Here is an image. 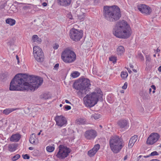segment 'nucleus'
Instances as JSON below:
<instances>
[{"mask_svg": "<svg viewBox=\"0 0 161 161\" xmlns=\"http://www.w3.org/2000/svg\"><path fill=\"white\" fill-rule=\"evenodd\" d=\"M138 9L142 13L147 15L150 14L152 12L151 8L144 4H141L138 6Z\"/></svg>", "mask_w": 161, "mask_h": 161, "instance_id": "obj_12", "label": "nucleus"}, {"mask_svg": "<svg viewBox=\"0 0 161 161\" xmlns=\"http://www.w3.org/2000/svg\"><path fill=\"white\" fill-rule=\"evenodd\" d=\"M71 152V150L66 146L60 145L58 147V151L54 155L58 158L63 159L67 157Z\"/></svg>", "mask_w": 161, "mask_h": 161, "instance_id": "obj_8", "label": "nucleus"}, {"mask_svg": "<svg viewBox=\"0 0 161 161\" xmlns=\"http://www.w3.org/2000/svg\"><path fill=\"white\" fill-rule=\"evenodd\" d=\"M65 102L67 103L71 104V103L67 100H65Z\"/></svg>", "mask_w": 161, "mask_h": 161, "instance_id": "obj_52", "label": "nucleus"}, {"mask_svg": "<svg viewBox=\"0 0 161 161\" xmlns=\"http://www.w3.org/2000/svg\"><path fill=\"white\" fill-rule=\"evenodd\" d=\"M158 70L159 72H161V65L158 68Z\"/></svg>", "mask_w": 161, "mask_h": 161, "instance_id": "obj_50", "label": "nucleus"}, {"mask_svg": "<svg viewBox=\"0 0 161 161\" xmlns=\"http://www.w3.org/2000/svg\"><path fill=\"white\" fill-rule=\"evenodd\" d=\"M150 161H160V160L157 159H153L151 160Z\"/></svg>", "mask_w": 161, "mask_h": 161, "instance_id": "obj_54", "label": "nucleus"}, {"mask_svg": "<svg viewBox=\"0 0 161 161\" xmlns=\"http://www.w3.org/2000/svg\"><path fill=\"white\" fill-rule=\"evenodd\" d=\"M128 157H127V155H126L125 156V157H124V161H125V160H126L127 158Z\"/></svg>", "mask_w": 161, "mask_h": 161, "instance_id": "obj_51", "label": "nucleus"}, {"mask_svg": "<svg viewBox=\"0 0 161 161\" xmlns=\"http://www.w3.org/2000/svg\"><path fill=\"white\" fill-rule=\"evenodd\" d=\"M91 85L90 80L86 78H83L80 80L79 81L75 84V89L79 90V95L81 94L83 96L89 91V89Z\"/></svg>", "mask_w": 161, "mask_h": 161, "instance_id": "obj_6", "label": "nucleus"}, {"mask_svg": "<svg viewBox=\"0 0 161 161\" xmlns=\"http://www.w3.org/2000/svg\"><path fill=\"white\" fill-rule=\"evenodd\" d=\"M127 86H128L127 83V82H125L124 83V85L122 86V88L123 89H126L127 88Z\"/></svg>", "mask_w": 161, "mask_h": 161, "instance_id": "obj_41", "label": "nucleus"}, {"mask_svg": "<svg viewBox=\"0 0 161 161\" xmlns=\"http://www.w3.org/2000/svg\"><path fill=\"white\" fill-rule=\"evenodd\" d=\"M56 124L59 126L62 127L67 123L65 118L62 116H57L55 118Z\"/></svg>", "mask_w": 161, "mask_h": 161, "instance_id": "obj_14", "label": "nucleus"}, {"mask_svg": "<svg viewBox=\"0 0 161 161\" xmlns=\"http://www.w3.org/2000/svg\"><path fill=\"white\" fill-rule=\"evenodd\" d=\"M121 76L123 79H126L128 76V74L127 71H122L121 73Z\"/></svg>", "mask_w": 161, "mask_h": 161, "instance_id": "obj_28", "label": "nucleus"}, {"mask_svg": "<svg viewBox=\"0 0 161 161\" xmlns=\"http://www.w3.org/2000/svg\"><path fill=\"white\" fill-rule=\"evenodd\" d=\"M125 51V49L124 47L122 46H120L118 47L117 49V53L118 55H121L123 54Z\"/></svg>", "mask_w": 161, "mask_h": 161, "instance_id": "obj_21", "label": "nucleus"}, {"mask_svg": "<svg viewBox=\"0 0 161 161\" xmlns=\"http://www.w3.org/2000/svg\"><path fill=\"white\" fill-rule=\"evenodd\" d=\"M109 60L110 61H112L113 63L116 62L117 60V57L114 56H112L109 58Z\"/></svg>", "mask_w": 161, "mask_h": 161, "instance_id": "obj_31", "label": "nucleus"}, {"mask_svg": "<svg viewBox=\"0 0 161 161\" xmlns=\"http://www.w3.org/2000/svg\"><path fill=\"white\" fill-rule=\"evenodd\" d=\"M159 135L156 132L152 133L147 138L146 143L150 145H152L157 142L160 138Z\"/></svg>", "mask_w": 161, "mask_h": 161, "instance_id": "obj_11", "label": "nucleus"}, {"mask_svg": "<svg viewBox=\"0 0 161 161\" xmlns=\"http://www.w3.org/2000/svg\"><path fill=\"white\" fill-rule=\"evenodd\" d=\"M159 155L158 153L156 151H154L152 152L149 156H147V157H149L150 156H157Z\"/></svg>", "mask_w": 161, "mask_h": 161, "instance_id": "obj_33", "label": "nucleus"}, {"mask_svg": "<svg viewBox=\"0 0 161 161\" xmlns=\"http://www.w3.org/2000/svg\"><path fill=\"white\" fill-rule=\"evenodd\" d=\"M130 67L131 69H133L134 67L131 64H130Z\"/></svg>", "mask_w": 161, "mask_h": 161, "instance_id": "obj_55", "label": "nucleus"}, {"mask_svg": "<svg viewBox=\"0 0 161 161\" xmlns=\"http://www.w3.org/2000/svg\"><path fill=\"white\" fill-rule=\"evenodd\" d=\"M109 146L111 151L114 153H118L124 146L122 139L119 136H111L109 140Z\"/></svg>", "mask_w": 161, "mask_h": 161, "instance_id": "obj_5", "label": "nucleus"}, {"mask_svg": "<svg viewBox=\"0 0 161 161\" xmlns=\"http://www.w3.org/2000/svg\"><path fill=\"white\" fill-rule=\"evenodd\" d=\"M49 96L48 94L47 93H44L43 95V98L45 99H47L49 98Z\"/></svg>", "mask_w": 161, "mask_h": 161, "instance_id": "obj_39", "label": "nucleus"}, {"mask_svg": "<svg viewBox=\"0 0 161 161\" xmlns=\"http://www.w3.org/2000/svg\"><path fill=\"white\" fill-rule=\"evenodd\" d=\"M112 31L115 36L121 39L128 38L132 33L130 25L127 22L124 20L117 22L113 28Z\"/></svg>", "mask_w": 161, "mask_h": 161, "instance_id": "obj_2", "label": "nucleus"}, {"mask_svg": "<svg viewBox=\"0 0 161 161\" xmlns=\"http://www.w3.org/2000/svg\"><path fill=\"white\" fill-rule=\"evenodd\" d=\"M42 41V40L41 38H39L38 37V39H37V42L38 43H40Z\"/></svg>", "mask_w": 161, "mask_h": 161, "instance_id": "obj_47", "label": "nucleus"}, {"mask_svg": "<svg viewBox=\"0 0 161 161\" xmlns=\"http://www.w3.org/2000/svg\"><path fill=\"white\" fill-rule=\"evenodd\" d=\"M42 5H43L44 7H45L47 6V4L46 2H44L42 4Z\"/></svg>", "mask_w": 161, "mask_h": 161, "instance_id": "obj_48", "label": "nucleus"}, {"mask_svg": "<svg viewBox=\"0 0 161 161\" xmlns=\"http://www.w3.org/2000/svg\"><path fill=\"white\" fill-rule=\"evenodd\" d=\"M59 46L58 44L56 43L53 46V48L54 49H57L58 47Z\"/></svg>", "mask_w": 161, "mask_h": 161, "instance_id": "obj_43", "label": "nucleus"}, {"mask_svg": "<svg viewBox=\"0 0 161 161\" xmlns=\"http://www.w3.org/2000/svg\"><path fill=\"white\" fill-rule=\"evenodd\" d=\"M16 58L18 61V63L19 64V58L17 55H16Z\"/></svg>", "mask_w": 161, "mask_h": 161, "instance_id": "obj_49", "label": "nucleus"}, {"mask_svg": "<svg viewBox=\"0 0 161 161\" xmlns=\"http://www.w3.org/2000/svg\"><path fill=\"white\" fill-rule=\"evenodd\" d=\"M6 22L11 26H13L15 24L16 21L14 19L8 18L6 20Z\"/></svg>", "mask_w": 161, "mask_h": 161, "instance_id": "obj_25", "label": "nucleus"}, {"mask_svg": "<svg viewBox=\"0 0 161 161\" xmlns=\"http://www.w3.org/2000/svg\"><path fill=\"white\" fill-rule=\"evenodd\" d=\"M18 108H8L4 109L3 111V114L8 115L10 113L18 109Z\"/></svg>", "mask_w": 161, "mask_h": 161, "instance_id": "obj_22", "label": "nucleus"}, {"mask_svg": "<svg viewBox=\"0 0 161 161\" xmlns=\"http://www.w3.org/2000/svg\"><path fill=\"white\" fill-rule=\"evenodd\" d=\"M55 149L54 145H53L52 146H47L46 148L47 151L49 152H53Z\"/></svg>", "mask_w": 161, "mask_h": 161, "instance_id": "obj_26", "label": "nucleus"}, {"mask_svg": "<svg viewBox=\"0 0 161 161\" xmlns=\"http://www.w3.org/2000/svg\"><path fill=\"white\" fill-rule=\"evenodd\" d=\"M103 15L106 19L110 22H114L119 19L121 17L120 8L117 6H104Z\"/></svg>", "mask_w": 161, "mask_h": 161, "instance_id": "obj_3", "label": "nucleus"}, {"mask_svg": "<svg viewBox=\"0 0 161 161\" xmlns=\"http://www.w3.org/2000/svg\"><path fill=\"white\" fill-rule=\"evenodd\" d=\"M83 34V33L82 31H80L73 28L70 30L69 36L70 38L72 40L77 41L82 38Z\"/></svg>", "mask_w": 161, "mask_h": 161, "instance_id": "obj_9", "label": "nucleus"}, {"mask_svg": "<svg viewBox=\"0 0 161 161\" xmlns=\"http://www.w3.org/2000/svg\"><path fill=\"white\" fill-rule=\"evenodd\" d=\"M137 57L141 61H143L144 60V57L141 53H139L138 54Z\"/></svg>", "mask_w": 161, "mask_h": 161, "instance_id": "obj_32", "label": "nucleus"}, {"mask_svg": "<svg viewBox=\"0 0 161 161\" xmlns=\"http://www.w3.org/2000/svg\"><path fill=\"white\" fill-rule=\"evenodd\" d=\"M29 149L30 150H32L33 149V147H30L29 148Z\"/></svg>", "mask_w": 161, "mask_h": 161, "instance_id": "obj_58", "label": "nucleus"}, {"mask_svg": "<svg viewBox=\"0 0 161 161\" xmlns=\"http://www.w3.org/2000/svg\"><path fill=\"white\" fill-rule=\"evenodd\" d=\"M42 131V130H41V131H40V132H39V133H38V134H37V135H40V134H41V132Z\"/></svg>", "mask_w": 161, "mask_h": 161, "instance_id": "obj_61", "label": "nucleus"}, {"mask_svg": "<svg viewBox=\"0 0 161 161\" xmlns=\"http://www.w3.org/2000/svg\"><path fill=\"white\" fill-rule=\"evenodd\" d=\"M92 117L95 119H97L100 118V114H95L92 115Z\"/></svg>", "mask_w": 161, "mask_h": 161, "instance_id": "obj_34", "label": "nucleus"}, {"mask_svg": "<svg viewBox=\"0 0 161 161\" xmlns=\"http://www.w3.org/2000/svg\"><path fill=\"white\" fill-rule=\"evenodd\" d=\"M146 58V62H149L151 61L150 56L149 55H146L145 56Z\"/></svg>", "mask_w": 161, "mask_h": 161, "instance_id": "obj_36", "label": "nucleus"}, {"mask_svg": "<svg viewBox=\"0 0 161 161\" xmlns=\"http://www.w3.org/2000/svg\"><path fill=\"white\" fill-rule=\"evenodd\" d=\"M29 142L30 143L34 145H37L38 143V139L35 134L33 133L30 135Z\"/></svg>", "mask_w": 161, "mask_h": 161, "instance_id": "obj_17", "label": "nucleus"}, {"mask_svg": "<svg viewBox=\"0 0 161 161\" xmlns=\"http://www.w3.org/2000/svg\"><path fill=\"white\" fill-rule=\"evenodd\" d=\"M100 147V146L98 144L95 145L92 149L88 151V155L90 157L94 156L99 149Z\"/></svg>", "mask_w": 161, "mask_h": 161, "instance_id": "obj_15", "label": "nucleus"}, {"mask_svg": "<svg viewBox=\"0 0 161 161\" xmlns=\"http://www.w3.org/2000/svg\"><path fill=\"white\" fill-rule=\"evenodd\" d=\"M80 75V73L78 71H75L71 74V76L73 78H75Z\"/></svg>", "mask_w": 161, "mask_h": 161, "instance_id": "obj_27", "label": "nucleus"}, {"mask_svg": "<svg viewBox=\"0 0 161 161\" xmlns=\"http://www.w3.org/2000/svg\"><path fill=\"white\" fill-rule=\"evenodd\" d=\"M59 64H56L55 66H54L53 69L55 70H58V67H59Z\"/></svg>", "mask_w": 161, "mask_h": 161, "instance_id": "obj_44", "label": "nucleus"}, {"mask_svg": "<svg viewBox=\"0 0 161 161\" xmlns=\"http://www.w3.org/2000/svg\"><path fill=\"white\" fill-rule=\"evenodd\" d=\"M133 71L134 72H137V71L136 70V69H133Z\"/></svg>", "mask_w": 161, "mask_h": 161, "instance_id": "obj_59", "label": "nucleus"}, {"mask_svg": "<svg viewBox=\"0 0 161 161\" xmlns=\"http://www.w3.org/2000/svg\"><path fill=\"white\" fill-rule=\"evenodd\" d=\"M76 58V56L75 53L69 49H65L61 54V58L66 63H73L75 60Z\"/></svg>", "mask_w": 161, "mask_h": 161, "instance_id": "obj_7", "label": "nucleus"}, {"mask_svg": "<svg viewBox=\"0 0 161 161\" xmlns=\"http://www.w3.org/2000/svg\"><path fill=\"white\" fill-rule=\"evenodd\" d=\"M102 94L101 90L97 88L94 92L87 94L84 97V104L87 107H91L96 104L99 98L101 97Z\"/></svg>", "mask_w": 161, "mask_h": 161, "instance_id": "obj_4", "label": "nucleus"}, {"mask_svg": "<svg viewBox=\"0 0 161 161\" xmlns=\"http://www.w3.org/2000/svg\"><path fill=\"white\" fill-rule=\"evenodd\" d=\"M152 92V88H150L149 89V93H150Z\"/></svg>", "mask_w": 161, "mask_h": 161, "instance_id": "obj_57", "label": "nucleus"}, {"mask_svg": "<svg viewBox=\"0 0 161 161\" xmlns=\"http://www.w3.org/2000/svg\"><path fill=\"white\" fill-rule=\"evenodd\" d=\"M117 124L119 127L121 128H127L128 124V122L126 120L121 119L119 120Z\"/></svg>", "mask_w": 161, "mask_h": 161, "instance_id": "obj_16", "label": "nucleus"}, {"mask_svg": "<svg viewBox=\"0 0 161 161\" xmlns=\"http://www.w3.org/2000/svg\"><path fill=\"white\" fill-rule=\"evenodd\" d=\"M155 92V90H153V93H154Z\"/></svg>", "mask_w": 161, "mask_h": 161, "instance_id": "obj_62", "label": "nucleus"}, {"mask_svg": "<svg viewBox=\"0 0 161 161\" xmlns=\"http://www.w3.org/2000/svg\"><path fill=\"white\" fill-rule=\"evenodd\" d=\"M20 157V155L17 154L11 157V159L13 161H16Z\"/></svg>", "mask_w": 161, "mask_h": 161, "instance_id": "obj_29", "label": "nucleus"}, {"mask_svg": "<svg viewBox=\"0 0 161 161\" xmlns=\"http://www.w3.org/2000/svg\"><path fill=\"white\" fill-rule=\"evenodd\" d=\"M17 146L15 144H9L8 146V150L10 152H13L16 149Z\"/></svg>", "mask_w": 161, "mask_h": 161, "instance_id": "obj_23", "label": "nucleus"}, {"mask_svg": "<svg viewBox=\"0 0 161 161\" xmlns=\"http://www.w3.org/2000/svg\"><path fill=\"white\" fill-rule=\"evenodd\" d=\"M85 18V16L84 14H82L81 15H79L78 16V19L81 21L84 20Z\"/></svg>", "mask_w": 161, "mask_h": 161, "instance_id": "obj_37", "label": "nucleus"}, {"mask_svg": "<svg viewBox=\"0 0 161 161\" xmlns=\"http://www.w3.org/2000/svg\"><path fill=\"white\" fill-rule=\"evenodd\" d=\"M69 18L70 19H72V16H71V15H70L69 16Z\"/></svg>", "mask_w": 161, "mask_h": 161, "instance_id": "obj_60", "label": "nucleus"}, {"mask_svg": "<svg viewBox=\"0 0 161 161\" xmlns=\"http://www.w3.org/2000/svg\"><path fill=\"white\" fill-rule=\"evenodd\" d=\"M151 87L152 89H153L154 90H155L156 89V87L154 85H152L151 86Z\"/></svg>", "mask_w": 161, "mask_h": 161, "instance_id": "obj_45", "label": "nucleus"}, {"mask_svg": "<svg viewBox=\"0 0 161 161\" xmlns=\"http://www.w3.org/2000/svg\"><path fill=\"white\" fill-rule=\"evenodd\" d=\"M42 78L33 75L27 76L26 77H21L20 74H17L12 80L9 87L10 91L19 90V87L24 90L34 91L42 84Z\"/></svg>", "mask_w": 161, "mask_h": 161, "instance_id": "obj_1", "label": "nucleus"}, {"mask_svg": "<svg viewBox=\"0 0 161 161\" xmlns=\"http://www.w3.org/2000/svg\"><path fill=\"white\" fill-rule=\"evenodd\" d=\"M156 54H154V55H153V57H156Z\"/></svg>", "mask_w": 161, "mask_h": 161, "instance_id": "obj_64", "label": "nucleus"}, {"mask_svg": "<svg viewBox=\"0 0 161 161\" xmlns=\"http://www.w3.org/2000/svg\"><path fill=\"white\" fill-rule=\"evenodd\" d=\"M33 52L36 60L38 62H42L44 59V55L42 49L38 46L33 48Z\"/></svg>", "mask_w": 161, "mask_h": 161, "instance_id": "obj_10", "label": "nucleus"}, {"mask_svg": "<svg viewBox=\"0 0 161 161\" xmlns=\"http://www.w3.org/2000/svg\"><path fill=\"white\" fill-rule=\"evenodd\" d=\"M85 120L82 119H79L76 120V123L79 124H83L84 123Z\"/></svg>", "mask_w": 161, "mask_h": 161, "instance_id": "obj_30", "label": "nucleus"}, {"mask_svg": "<svg viewBox=\"0 0 161 161\" xmlns=\"http://www.w3.org/2000/svg\"><path fill=\"white\" fill-rule=\"evenodd\" d=\"M38 36L37 35H35L32 36V39L33 42H35L37 41V39H38Z\"/></svg>", "mask_w": 161, "mask_h": 161, "instance_id": "obj_35", "label": "nucleus"}, {"mask_svg": "<svg viewBox=\"0 0 161 161\" xmlns=\"http://www.w3.org/2000/svg\"><path fill=\"white\" fill-rule=\"evenodd\" d=\"M146 67L145 70L147 71H149L153 66V65L151 61L149 62H146Z\"/></svg>", "mask_w": 161, "mask_h": 161, "instance_id": "obj_24", "label": "nucleus"}, {"mask_svg": "<svg viewBox=\"0 0 161 161\" xmlns=\"http://www.w3.org/2000/svg\"><path fill=\"white\" fill-rule=\"evenodd\" d=\"M97 131L93 129L86 130L85 134V138L88 140L94 139L97 136Z\"/></svg>", "mask_w": 161, "mask_h": 161, "instance_id": "obj_13", "label": "nucleus"}, {"mask_svg": "<svg viewBox=\"0 0 161 161\" xmlns=\"http://www.w3.org/2000/svg\"><path fill=\"white\" fill-rule=\"evenodd\" d=\"M5 7V6L4 4H2L0 6V9H1L4 8Z\"/></svg>", "mask_w": 161, "mask_h": 161, "instance_id": "obj_46", "label": "nucleus"}, {"mask_svg": "<svg viewBox=\"0 0 161 161\" xmlns=\"http://www.w3.org/2000/svg\"><path fill=\"white\" fill-rule=\"evenodd\" d=\"M160 51V49H158V48L157 49L156 51V52L157 53H158V52H159Z\"/></svg>", "mask_w": 161, "mask_h": 161, "instance_id": "obj_56", "label": "nucleus"}, {"mask_svg": "<svg viewBox=\"0 0 161 161\" xmlns=\"http://www.w3.org/2000/svg\"><path fill=\"white\" fill-rule=\"evenodd\" d=\"M8 45L11 46L14 45V41L13 39H11L7 43Z\"/></svg>", "mask_w": 161, "mask_h": 161, "instance_id": "obj_38", "label": "nucleus"}, {"mask_svg": "<svg viewBox=\"0 0 161 161\" xmlns=\"http://www.w3.org/2000/svg\"><path fill=\"white\" fill-rule=\"evenodd\" d=\"M58 4L60 5L67 7L70 5L72 0H58Z\"/></svg>", "mask_w": 161, "mask_h": 161, "instance_id": "obj_18", "label": "nucleus"}, {"mask_svg": "<svg viewBox=\"0 0 161 161\" xmlns=\"http://www.w3.org/2000/svg\"><path fill=\"white\" fill-rule=\"evenodd\" d=\"M127 69L129 73L130 74L131 73V70H130V69H129V68H127Z\"/></svg>", "mask_w": 161, "mask_h": 161, "instance_id": "obj_53", "label": "nucleus"}, {"mask_svg": "<svg viewBox=\"0 0 161 161\" xmlns=\"http://www.w3.org/2000/svg\"><path fill=\"white\" fill-rule=\"evenodd\" d=\"M24 159H29L30 158V156L27 154L23 155H22Z\"/></svg>", "mask_w": 161, "mask_h": 161, "instance_id": "obj_40", "label": "nucleus"}, {"mask_svg": "<svg viewBox=\"0 0 161 161\" xmlns=\"http://www.w3.org/2000/svg\"><path fill=\"white\" fill-rule=\"evenodd\" d=\"M64 108L66 110H68L71 109V107L70 106L66 105L65 106Z\"/></svg>", "mask_w": 161, "mask_h": 161, "instance_id": "obj_42", "label": "nucleus"}, {"mask_svg": "<svg viewBox=\"0 0 161 161\" xmlns=\"http://www.w3.org/2000/svg\"><path fill=\"white\" fill-rule=\"evenodd\" d=\"M59 106L60 107H61L62 106V104H60Z\"/></svg>", "mask_w": 161, "mask_h": 161, "instance_id": "obj_63", "label": "nucleus"}, {"mask_svg": "<svg viewBox=\"0 0 161 161\" xmlns=\"http://www.w3.org/2000/svg\"><path fill=\"white\" fill-rule=\"evenodd\" d=\"M137 139V136L136 135H135L130 139L129 143V147L131 148L134 145L135 142Z\"/></svg>", "mask_w": 161, "mask_h": 161, "instance_id": "obj_20", "label": "nucleus"}, {"mask_svg": "<svg viewBox=\"0 0 161 161\" xmlns=\"http://www.w3.org/2000/svg\"><path fill=\"white\" fill-rule=\"evenodd\" d=\"M21 137V135L18 134H15L11 136L10 140L11 142H18Z\"/></svg>", "mask_w": 161, "mask_h": 161, "instance_id": "obj_19", "label": "nucleus"}]
</instances>
